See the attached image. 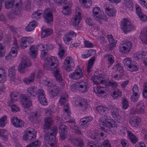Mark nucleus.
Instances as JSON below:
<instances>
[{"mask_svg": "<svg viewBox=\"0 0 147 147\" xmlns=\"http://www.w3.org/2000/svg\"><path fill=\"white\" fill-rule=\"evenodd\" d=\"M132 47L131 43L130 41H123L119 45V51L121 53L126 54L130 51Z\"/></svg>", "mask_w": 147, "mask_h": 147, "instance_id": "ddd939ff", "label": "nucleus"}, {"mask_svg": "<svg viewBox=\"0 0 147 147\" xmlns=\"http://www.w3.org/2000/svg\"><path fill=\"white\" fill-rule=\"evenodd\" d=\"M105 57L107 58L108 59V63L110 65H111L114 63V58L112 55L107 54L105 55Z\"/></svg>", "mask_w": 147, "mask_h": 147, "instance_id": "680f3d73", "label": "nucleus"}, {"mask_svg": "<svg viewBox=\"0 0 147 147\" xmlns=\"http://www.w3.org/2000/svg\"><path fill=\"white\" fill-rule=\"evenodd\" d=\"M102 34L101 36H96L95 38L96 39L99 40L100 41L101 43L102 44H105L106 42V41L105 40L104 37L106 36V34L105 33H104L103 32H100Z\"/></svg>", "mask_w": 147, "mask_h": 147, "instance_id": "338daca9", "label": "nucleus"}, {"mask_svg": "<svg viewBox=\"0 0 147 147\" xmlns=\"http://www.w3.org/2000/svg\"><path fill=\"white\" fill-rule=\"evenodd\" d=\"M41 144L40 141L38 140L33 141L31 144H28L26 147H39Z\"/></svg>", "mask_w": 147, "mask_h": 147, "instance_id": "052dcab7", "label": "nucleus"}, {"mask_svg": "<svg viewBox=\"0 0 147 147\" xmlns=\"http://www.w3.org/2000/svg\"><path fill=\"white\" fill-rule=\"evenodd\" d=\"M6 80L5 71L3 68L0 67V82H4Z\"/></svg>", "mask_w": 147, "mask_h": 147, "instance_id": "a18cd8bd", "label": "nucleus"}, {"mask_svg": "<svg viewBox=\"0 0 147 147\" xmlns=\"http://www.w3.org/2000/svg\"><path fill=\"white\" fill-rule=\"evenodd\" d=\"M113 117L119 123L123 121L124 119L123 117L118 114L119 109L115 106H111L110 108Z\"/></svg>", "mask_w": 147, "mask_h": 147, "instance_id": "2eb2a0df", "label": "nucleus"}, {"mask_svg": "<svg viewBox=\"0 0 147 147\" xmlns=\"http://www.w3.org/2000/svg\"><path fill=\"white\" fill-rule=\"evenodd\" d=\"M8 73L10 80L12 81H14L15 75V69L14 66H12L9 69Z\"/></svg>", "mask_w": 147, "mask_h": 147, "instance_id": "de8ad7c7", "label": "nucleus"}, {"mask_svg": "<svg viewBox=\"0 0 147 147\" xmlns=\"http://www.w3.org/2000/svg\"><path fill=\"white\" fill-rule=\"evenodd\" d=\"M120 130L121 134H124L126 131H127V136L131 142L133 144H135L138 142V137L134 135L131 131L128 130L127 131L126 128L123 127H121Z\"/></svg>", "mask_w": 147, "mask_h": 147, "instance_id": "6ab92c4d", "label": "nucleus"}, {"mask_svg": "<svg viewBox=\"0 0 147 147\" xmlns=\"http://www.w3.org/2000/svg\"><path fill=\"white\" fill-rule=\"evenodd\" d=\"M83 76V70L78 67L74 72L69 75V77L71 79L77 80L82 78Z\"/></svg>", "mask_w": 147, "mask_h": 147, "instance_id": "f3484780", "label": "nucleus"}, {"mask_svg": "<svg viewBox=\"0 0 147 147\" xmlns=\"http://www.w3.org/2000/svg\"><path fill=\"white\" fill-rule=\"evenodd\" d=\"M18 47L13 46L11 48L10 54L12 55L13 57H16L17 55Z\"/></svg>", "mask_w": 147, "mask_h": 147, "instance_id": "774afa93", "label": "nucleus"}, {"mask_svg": "<svg viewBox=\"0 0 147 147\" xmlns=\"http://www.w3.org/2000/svg\"><path fill=\"white\" fill-rule=\"evenodd\" d=\"M121 28L125 32H127L133 29V25L128 19L125 18L121 21Z\"/></svg>", "mask_w": 147, "mask_h": 147, "instance_id": "a211bd4d", "label": "nucleus"}, {"mask_svg": "<svg viewBox=\"0 0 147 147\" xmlns=\"http://www.w3.org/2000/svg\"><path fill=\"white\" fill-rule=\"evenodd\" d=\"M37 88L34 86L28 88L27 90V94L29 95L31 98L34 97L37 94L36 93Z\"/></svg>", "mask_w": 147, "mask_h": 147, "instance_id": "4c0bfd02", "label": "nucleus"}, {"mask_svg": "<svg viewBox=\"0 0 147 147\" xmlns=\"http://www.w3.org/2000/svg\"><path fill=\"white\" fill-rule=\"evenodd\" d=\"M30 120L32 121L35 122L40 119V114L39 112L35 111L32 112L30 114L27 115Z\"/></svg>", "mask_w": 147, "mask_h": 147, "instance_id": "2f4dec72", "label": "nucleus"}, {"mask_svg": "<svg viewBox=\"0 0 147 147\" xmlns=\"http://www.w3.org/2000/svg\"><path fill=\"white\" fill-rule=\"evenodd\" d=\"M15 16L11 13H9L7 15V17H5L3 14L0 15V20L4 22H7L8 20H11L15 18Z\"/></svg>", "mask_w": 147, "mask_h": 147, "instance_id": "c9c22d12", "label": "nucleus"}, {"mask_svg": "<svg viewBox=\"0 0 147 147\" xmlns=\"http://www.w3.org/2000/svg\"><path fill=\"white\" fill-rule=\"evenodd\" d=\"M35 76V74L34 73H32L29 78H25L23 79V81L25 83L29 84L33 81Z\"/></svg>", "mask_w": 147, "mask_h": 147, "instance_id": "3c124183", "label": "nucleus"}, {"mask_svg": "<svg viewBox=\"0 0 147 147\" xmlns=\"http://www.w3.org/2000/svg\"><path fill=\"white\" fill-rule=\"evenodd\" d=\"M107 38L109 40V45L111 49L114 47L117 43V41L114 39L111 34L108 35Z\"/></svg>", "mask_w": 147, "mask_h": 147, "instance_id": "79ce46f5", "label": "nucleus"}, {"mask_svg": "<svg viewBox=\"0 0 147 147\" xmlns=\"http://www.w3.org/2000/svg\"><path fill=\"white\" fill-rule=\"evenodd\" d=\"M72 6V3H71L68 2L65 4L62 11L63 14L66 15L70 14L71 12L70 8Z\"/></svg>", "mask_w": 147, "mask_h": 147, "instance_id": "37998d69", "label": "nucleus"}, {"mask_svg": "<svg viewBox=\"0 0 147 147\" xmlns=\"http://www.w3.org/2000/svg\"><path fill=\"white\" fill-rule=\"evenodd\" d=\"M53 32L52 29L45 28L44 27L42 28L41 36L42 38H44L51 34Z\"/></svg>", "mask_w": 147, "mask_h": 147, "instance_id": "58836bf2", "label": "nucleus"}, {"mask_svg": "<svg viewBox=\"0 0 147 147\" xmlns=\"http://www.w3.org/2000/svg\"><path fill=\"white\" fill-rule=\"evenodd\" d=\"M75 64L73 59L70 57H67L63 62L62 68L68 71L72 69L74 67Z\"/></svg>", "mask_w": 147, "mask_h": 147, "instance_id": "dca6fc26", "label": "nucleus"}, {"mask_svg": "<svg viewBox=\"0 0 147 147\" xmlns=\"http://www.w3.org/2000/svg\"><path fill=\"white\" fill-rule=\"evenodd\" d=\"M29 50V54L32 57L34 58L37 55L38 50L37 46L32 45L30 47Z\"/></svg>", "mask_w": 147, "mask_h": 147, "instance_id": "a19ab883", "label": "nucleus"}, {"mask_svg": "<svg viewBox=\"0 0 147 147\" xmlns=\"http://www.w3.org/2000/svg\"><path fill=\"white\" fill-rule=\"evenodd\" d=\"M42 11L41 10H37L33 12L32 15V18L35 19H39L42 14Z\"/></svg>", "mask_w": 147, "mask_h": 147, "instance_id": "5fc2aeb1", "label": "nucleus"}, {"mask_svg": "<svg viewBox=\"0 0 147 147\" xmlns=\"http://www.w3.org/2000/svg\"><path fill=\"white\" fill-rule=\"evenodd\" d=\"M146 54L147 52L145 51H140L134 54V57L135 58L138 59H140L144 58L146 55Z\"/></svg>", "mask_w": 147, "mask_h": 147, "instance_id": "13d9d810", "label": "nucleus"}, {"mask_svg": "<svg viewBox=\"0 0 147 147\" xmlns=\"http://www.w3.org/2000/svg\"><path fill=\"white\" fill-rule=\"evenodd\" d=\"M38 49L41 51L40 57L42 59H45L44 66L45 69L47 70H52L57 80L61 82L62 80L61 77L59 74V63L57 58L54 56H51L47 58L48 54L47 50L52 48L53 46L49 45L48 46L42 44H39L37 47Z\"/></svg>", "mask_w": 147, "mask_h": 147, "instance_id": "f257e3e1", "label": "nucleus"}, {"mask_svg": "<svg viewBox=\"0 0 147 147\" xmlns=\"http://www.w3.org/2000/svg\"><path fill=\"white\" fill-rule=\"evenodd\" d=\"M67 122L71 123L69 125L70 126L72 131L78 134H81V132L79 129L78 127L76 126L74 120H69Z\"/></svg>", "mask_w": 147, "mask_h": 147, "instance_id": "f704fd0d", "label": "nucleus"}, {"mask_svg": "<svg viewBox=\"0 0 147 147\" xmlns=\"http://www.w3.org/2000/svg\"><path fill=\"white\" fill-rule=\"evenodd\" d=\"M7 122V116L4 115L0 118V127L3 128L5 127Z\"/></svg>", "mask_w": 147, "mask_h": 147, "instance_id": "4d7b16f0", "label": "nucleus"}, {"mask_svg": "<svg viewBox=\"0 0 147 147\" xmlns=\"http://www.w3.org/2000/svg\"><path fill=\"white\" fill-rule=\"evenodd\" d=\"M37 23L35 21H32L26 27L25 29L27 31H31L34 29L37 26Z\"/></svg>", "mask_w": 147, "mask_h": 147, "instance_id": "c03bdc74", "label": "nucleus"}, {"mask_svg": "<svg viewBox=\"0 0 147 147\" xmlns=\"http://www.w3.org/2000/svg\"><path fill=\"white\" fill-rule=\"evenodd\" d=\"M53 121L51 117H48L45 120L44 129L50 131H49L44 135V140L46 144H49L50 147H57L56 143L57 140L55 135L57 133V129L56 126H54L52 128L50 129L52 125Z\"/></svg>", "mask_w": 147, "mask_h": 147, "instance_id": "7ed1b4c3", "label": "nucleus"}, {"mask_svg": "<svg viewBox=\"0 0 147 147\" xmlns=\"http://www.w3.org/2000/svg\"><path fill=\"white\" fill-rule=\"evenodd\" d=\"M95 59V57H92L89 60L87 69V71L88 73H89L91 71L94 63Z\"/></svg>", "mask_w": 147, "mask_h": 147, "instance_id": "0e129e2a", "label": "nucleus"}, {"mask_svg": "<svg viewBox=\"0 0 147 147\" xmlns=\"http://www.w3.org/2000/svg\"><path fill=\"white\" fill-rule=\"evenodd\" d=\"M76 34L75 32L71 31L67 33L64 35L63 40L65 44L69 45L72 42V38L76 36Z\"/></svg>", "mask_w": 147, "mask_h": 147, "instance_id": "5701e85b", "label": "nucleus"}, {"mask_svg": "<svg viewBox=\"0 0 147 147\" xmlns=\"http://www.w3.org/2000/svg\"><path fill=\"white\" fill-rule=\"evenodd\" d=\"M34 39L32 37L22 38L19 41V45L23 49H25L28 45L34 42Z\"/></svg>", "mask_w": 147, "mask_h": 147, "instance_id": "412c9836", "label": "nucleus"}, {"mask_svg": "<svg viewBox=\"0 0 147 147\" xmlns=\"http://www.w3.org/2000/svg\"><path fill=\"white\" fill-rule=\"evenodd\" d=\"M137 106L139 107V109L138 111V113L141 114H143L144 113L145 109L143 102L142 101H140Z\"/></svg>", "mask_w": 147, "mask_h": 147, "instance_id": "6e6d98bb", "label": "nucleus"}, {"mask_svg": "<svg viewBox=\"0 0 147 147\" xmlns=\"http://www.w3.org/2000/svg\"><path fill=\"white\" fill-rule=\"evenodd\" d=\"M141 119L137 116L131 117L129 121V123L131 126L137 128L140 126Z\"/></svg>", "mask_w": 147, "mask_h": 147, "instance_id": "c756f323", "label": "nucleus"}, {"mask_svg": "<svg viewBox=\"0 0 147 147\" xmlns=\"http://www.w3.org/2000/svg\"><path fill=\"white\" fill-rule=\"evenodd\" d=\"M36 132L32 128H28L24 131L23 139L26 141H30L36 138Z\"/></svg>", "mask_w": 147, "mask_h": 147, "instance_id": "f8f14e48", "label": "nucleus"}, {"mask_svg": "<svg viewBox=\"0 0 147 147\" xmlns=\"http://www.w3.org/2000/svg\"><path fill=\"white\" fill-rule=\"evenodd\" d=\"M60 136L62 140L65 139L67 136L66 132L67 128L66 126L63 125H61L59 127Z\"/></svg>", "mask_w": 147, "mask_h": 147, "instance_id": "473e14b6", "label": "nucleus"}, {"mask_svg": "<svg viewBox=\"0 0 147 147\" xmlns=\"http://www.w3.org/2000/svg\"><path fill=\"white\" fill-rule=\"evenodd\" d=\"M96 110L102 115L99 121L100 126L101 129H104L109 134H115L117 129L115 121L109 116H107L106 114L109 111L107 107L103 106H98Z\"/></svg>", "mask_w": 147, "mask_h": 147, "instance_id": "f03ea898", "label": "nucleus"}, {"mask_svg": "<svg viewBox=\"0 0 147 147\" xmlns=\"http://www.w3.org/2000/svg\"><path fill=\"white\" fill-rule=\"evenodd\" d=\"M100 127V129L101 131H98L97 130H95L91 131V132L89 133L88 136L92 139H95L97 140H100L104 139L106 137V134L105 133H108L104 129H101Z\"/></svg>", "mask_w": 147, "mask_h": 147, "instance_id": "6e6552de", "label": "nucleus"}, {"mask_svg": "<svg viewBox=\"0 0 147 147\" xmlns=\"http://www.w3.org/2000/svg\"><path fill=\"white\" fill-rule=\"evenodd\" d=\"M73 105L81 107L82 109H85L86 108L89 107V102L86 99H84L80 100L78 101V99L74 100L72 102Z\"/></svg>", "mask_w": 147, "mask_h": 147, "instance_id": "393cba45", "label": "nucleus"}, {"mask_svg": "<svg viewBox=\"0 0 147 147\" xmlns=\"http://www.w3.org/2000/svg\"><path fill=\"white\" fill-rule=\"evenodd\" d=\"M31 64L29 59H23L18 66V70L21 73H24L27 71V67H29Z\"/></svg>", "mask_w": 147, "mask_h": 147, "instance_id": "aec40b11", "label": "nucleus"}, {"mask_svg": "<svg viewBox=\"0 0 147 147\" xmlns=\"http://www.w3.org/2000/svg\"><path fill=\"white\" fill-rule=\"evenodd\" d=\"M92 13L93 17L98 21L101 19L106 21L107 19V17L105 15L103 11L100 10L98 7L94 8L92 10Z\"/></svg>", "mask_w": 147, "mask_h": 147, "instance_id": "9b49d317", "label": "nucleus"}, {"mask_svg": "<svg viewBox=\"0 0 147 147\" xmlns=\"http://www.w3.org/2000/svg\"><path fill=\"white\" fill-rule=\"evenodd\" d=\"M94 91L98 96H101L102 94L105 95L109 92L108 87H103L96 86L93 88Z\"/></svg>", "mask_w": 147, "mask_h": 147, "instance_id": "a878e982", "label": "nucleus"}, {"mask_svg": "<svg viewBox=\"0 0 147 147\" xmlns=\"http://www.w3.org/2000/svg\"><path fill=\"white\" fill-rule=\"evenodd\" d=\"M89 86L88 82L84 80H80L75 83L71 86V89L73 92L78 90L80 93H85L89 88Z\"/></svg>", "mask_w": 147, "mask_h": 147, "instance_id": "423d86ee", "label": "nucleus"}, {"mask_svg": "<svg viewBox=\"0 0 147 147\" xmlns=\"http://www.w3.org/2000/svg\"><path fill=\"white\" fill-rule=\"evenodd\" d=\"M107 71L105 70H98L94 74V76L91 77V80L94 84H104L107 86L115 88L118 86L117 83L115 82L108 81L107 79Z\"/></svg>", "mask_w": 147, "mask_h": 147, "instance_id": "20e7f679", "label": "nucleus"}, {"mask_svg": "<svg viewBox=\"0 0 147 147\" xmlns=\"http://www.w3.org/2000/svg\"><path fill=\"white\" fill-rule=\"evenodd\" d=\"M123 63L125 67H127L128 69L130 71H134L138 70V65L137 63L132 62L130 58H126L123 61Z\"/></svg>", "mask_w": 147, "mask_h": 147, "instance_id": "9d476101", "label": "nucleus"}, {"mask_svg": "<svg viewBox=\"0 0 147 147\" xmlns=\"http://www.w3.org/2000/svg\"><path fill=\"white\" fill-rule=\"evenodd\" d=\"M113 71L115 72L118 71L121 74H123L124 71L123 67L120 64L116 65L113 68Z\"/></svg>", "mask_w": 147, "mask_h": 147, "instance_id": "bf43d9fd", "label": "nucleus"}, {"mask_svg": "<svg viewBox=\"0 0 147 147\" xmlns=\"http://www.w3.org/2000/svg\"><path fill=\"white\" fill-rule=\"evenodd\" d=\"M71 143L77 146H82L83 145V140L81 138L74 139L72 140Z\"/></svg>", "mask_w": 147, "mask_h": 147, "instance_id": "603ef678", "label": "nucleus"}, {"mask_svg": "<svg viewBox=\"0 0 147 147\" xmlns=\"http://www.w3.org/2000/svg\"><path fill=\"white\" fill-rule=\"evenodd\" d=\"M140 39L142 43L147 44V28H144L141 32Z\"/></svg>", "mask_w": 147, "mask_h": 147, "instance_id": "72a5a7b5", "label": "nucleus"}, {"mask_svg": "<svg viewBox=\"0 0 147 147\" xmlns=\"http://www.w3.org/2000/svg\"><path fill=\"white\" fill-rule=\"evenodd\" d=\"M68 100V96L66 93H63L60 96L59 103L61 105H63Z\"/></svg>", "mask_w": 147, "mask_h": 147, "instance_id": "8fccbe9b", "label": "nucleus"}, {"mask_svg": "<svg viewBox=\"0 0 147 147\" xmlns=\"http://www.w3.org/2000/svg\"><path fill=\"white\" fill-rule=\"evenodd\" d=\"M11 121L13 125L16 127H22L24 124L23 121L15 116L11 117Z\"/></svg>", "mask_w": 147, "mask_h": 147, "instance_id": "c85d7f7f", "label": "nucleus"}, {"mask_svg": "<svg viewBox=\"0 0 147 147\" xmlns=\"http://www.w3.org/2000/svg\"><path fill=\"white\" fill-rule=\"evenodd\" d=\"M140 96L139 93H132V94L131 96V101L134 102H137Z\"/></svg>", "mask_w": 147, "mask_h": 147, "instance_id": "69168bd1", "label": "nucleus"}, {"mask_svg": "<svg viewBox=\"0 0 147 147\" xmlns=\"http://www.w3.org/2000/svg\"><path fill=\"white\" fill-rule=\"evenodd\" d=\"M21 102L22 106L25 108L30 107L32 105L31 100L26 96L22 94L20 95Z\"/></svg>", "mask_w": 147, "mask_h": 147, "instance_id": "4be33fe9", "label": "nucleus"}, {"mask_svg": "<svg viewBox=\"0 0 147 147\" xmlns=\"http://www.w3.org/2000/svg\"><path fill=\"white\" fill-rule=\"evenodd\" d=\"M82 19L81 10L80 8L76 7V15L72 19L71 24L74 26H78Z\"/></svg>", "mask_w": 147, "mask_h": 147, "instance_id": "4468645a", "label": "nucleus"}, {"mask_svg": "<svg viewBox=\"0 0 147 147\" xmlns=\"http://www.w3.org/2000/svg\"><path fill=\"white\" fill-rule=\"evenodd\" d=\"M58 108H55L54 107L51 109H50V110L48 109H45V111L47 115L53 116L54 115V113H58Z\"/></svg>", "mask_w": 147, "mask_h": 147, "instance_id": "864d4df0", "label": "nucleus"}, {"mask_svg": "<svg viewBox=\"0 0 147 147\" xmlns=\"http://www.w3.org/2000/svg\"><path fill=\"white\" fill-rule=\"evenodd\" d=\"M18 92H13L11 94V99L8 102L9 106H10L11 111L13 112H16L19 111L20 108L15 105H12L13 103H15L18 98Z\"/></svg>", "mask_w": 147, "mask_h": 147, "instance_id": "1a4fd4ad", "label": "nucleus"}, {"mask_svg": "<svg viewBox=\"0 0 147 147\" xmlns=\"http://www.w3.org/2000/svg\"><path fill=\"white\" fill-rule=\"evenodd\" d=\"M63 110L64 117L66 120L69 119L70 117V112L68 104H67L64 106Z\"/></svg>", "mask_w": 147, "mask_h": 147, "instance_id": "ea45409f", "label": "nucleus"}, {"mask_svg": "<svg viewBox=\"0 0 147 147\" xmlns=\"http://www.w3.org/2000/svg\"><path fill=\"white\" fill-rule=\"evenodd\" d=\"M9 133L7 130L5 129H0V136L2 137V139L6 141L8 139Z\"/></svg>", "mask_w": 147, "mask_h": 147, "instance_id": "49530a36", "label": "nucleus"}, {"mask_svg": "<svg viewBox=\"0 0 147 147\" xmlns=\"http://www.w3.org/2000/svg\"><path fill=\"white\" fill-rule=\"evenodd\" d=\"M92 120V118L91 117L83 118L79 121V126L80 127L85 129L88 127L89 123Z\"/></svg>", "mask_w": 147, "mask_h": 147, "instance_id": "b1692460", "label": "nucleus"}, {"mask_svg": "<svg viewBox=\"0 0 147 147\" xmlns=\"http://www.w3.org/2000/svg\"><path fill=\"white\" fill-rule=\"evenodd\" d=\"M59 47L58 55L60 59H63L65 57V53L66 52L67 48L62 44H59Z\"/></svg>", "mask_w": 147, "mask_h": 147, "instance_id": "7c9ffc66", "label": "nucleus"}, {"mask_svg": "<svg viewBox=\"0 0 147 147\" xmlns=\"http://www.w3.org/2000/svg\"><path fill=\"white\" fill-rule=\"evenodd\" d=\"M121 91L118 89H116L113 92L112 94H111V95L114 99H117L121 96Z\"/></svg>", "mask_w": 147, "mask_h": 147, "instance_id": "e2e57ef3", "label": "nucleus"}, {"mask_svg": "<svg viewBox=\"0 0 147 147\" xmlns=\"http://www.w3.org/2000/svg\"><path fill=\"white\" fill-rule=\"evenodd\" d=\"M123 4L127 8L131 11L133 10V3L132 0H123Z\"/></svg>", "mask_w": 147, "mask_h": 147, "instance_id": "09e8293b", "label": "nucleus"}, {"mask_svg": "<svg viewBox=\"0 0 147 147\" xmlns=\"http://www.w3.org/2000/svg\"><path fill=\"white\" fill-rule=\"evenodd\" d=\"M42 82L45 85L51 88L49 89V91L51 95L55 96L59 93V89L58 87L55 86L52 80L47 78H45Z\"/></svg>", "mask_w": 147, "mask_h": 147, "instance_id": "0eeeda50", "label": "nucleus"}, {"mask_svg": "<svg viewBox=\"0 0 147 147\" xmlns=\"http://www.w3.org/2000/svg\"><path fill=\"white\" fill-rule=\"evenodd\" d=\"M44 92L42 89H40L38 91V97L40 104L42 105H46L47 101L44 95Z\"/></svg>", "mask_w": 147, "mask_h": 147, "instance_id": "cd10ccee", "label": "nucleus"}, {"mask_svg": "<svg viewBox=\"0 0 147 147\" xmlns=\"http://www.w3.org/2000/svg\"><path fill=\"white\" fill-rule=\"evenodd\" d=\"M44 17L45 22L49 24L53 21L52 11L50 9H47L45 10L44 13Z\"/></svg>", "mask_w": 147, "mask_h": 147, "instance_id": "bb28decb", "label": "nucleus"}, {"mask_svg": "<svg viewBox=\"0 0 147 147\" xmlns=\"http://www.w3.org/2000/svg\"><path fill=\"white\" fill-rule=\"evenodd\" d=\"M19 1V2L16 3L14 5V0H7L5 3V7L6 9H9L13 7L10 13L14 16H20L23 12L22 3L21 0Z\"/></svg>", "mask_w": 147, "mask_h": 147, "instance_id": "39448f33", "label": "nucleus"}, {"mask_svg": "<svg viewBox=\"0 0 147 147\" xmlns=\"http://www.w3.org/2000/svg\"><path fill=\"white\" fill-rule=\"evenodd\" d=\"M105 11L107 15L110 16H115L116 13L115 9L111 6L106 7L105 8Z\"/></svg>", "mask_w": 147, "mask_h": 147, "instance_id": "e433bc0d", "label": "nucleus"}]
</instances>
